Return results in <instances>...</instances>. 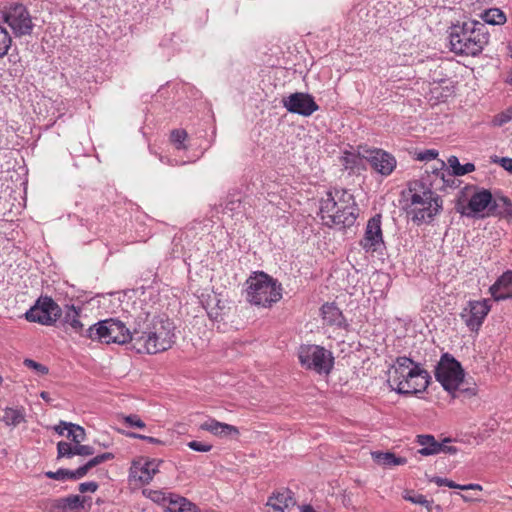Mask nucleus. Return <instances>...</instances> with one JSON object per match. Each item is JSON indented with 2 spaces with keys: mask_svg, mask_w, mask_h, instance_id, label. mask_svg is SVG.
Instances as JSON below:
<instances>
[{
  "mask_svg": "<svg viewBox=\"0 0 512 512\" xmlns=\"http://www.w3.org/2000/svg\"><path fill=\"white\" fill-rule=\"evenodd\" d=\"M174 325L169 319L148 316L134 328V348L139 353L156 354L171 348L174 343Z\"/></svg>",
  "mask_w": 512,
  "mask_h": 512,
  "instance_id": "obj_1",
  "label": "nucleus"
},
{
  "mask_svg": "<svg viewBox=\"0 0 512 512\" xmlns=\"http://www.w3.org/2000/svg\"><path fill=\"white\" fill-rule=\"evenodd\" d=\"M358 214L354 196L346 190L327 192L326 197L320 201L321 219L329 227H350L355 223Z\"/></svg>",
  "mask_w": 512,
  "mask_h": 512,
  "instance_id": "obj_2",
  "label": "nucleus"
},
{
  "mask_svg": "<svg viewBox=\"0 0 512 512\" xmlns=\"http://www.w3.org/2000/svg\"><path fill=\"white\" fill-rule=\"evenodd\" d=\"M411 205L408 214L413 222L421 224L430 222L442 209V199L434 191L425 188L420 181H415L409 187Z\"/></svg>",
  "mask_w": 512,
  "mask_h": 512,
  "instance_id": "obj_3",
  "label": "nucleus"
},
{
  "mask_svg": "<svg viewBox=\"0 0 512 512\" xmlns=\"http://www.w3.org/2000/svg\"><path fill=\"white\" fill-rule=\"evenodd\" d=\"M493 201V196L489 190L479 189L474 185H466L459 191L455 202V210L462 216L484 218L491 216L490 208Z\"/></svg>",
  "mask_w": 512,
  "mask_h": 512,
  "instance_id": "obj_4",
  "label": "nucleus"
},
{
  "mask_svg": "<svg viewBox=\"0 0 512 512\" xmlns=\"http://www.w3.org/2000/svg\"><path fill=\"white\" fill-rule=\"evenodd\" d=\"M479 23L455 26L450 33L451 50L459 55L476 56L488 44L489 36L477 27Z\"/></svg>",
  "mask_w": 512,
  "mask_h": 512,
  "instance_id": "obj_5",
  "label": "nucleus"
},
{
  "mask_svg": "<svg viewBox=\"0 0 512 512\" xmlns=\"http://www.w3.org/2000/svg\"><path fill=\"white\" fill-rule=\"evenodd\" d=\"M247 300L257 306L269 307L281 299V287L264 272H256L247 280Z\"/></svg>",
  "mask_w": 512,
  "mask_h": 512,
  "instance_id": "obj_6",
  "label": "nucleus"
},
{
  "mask_svg": "<svg viewBox=\"0 0 512 512\" xmlns=\"http://www.w3.org/2000/svg\"><path fill=\"white\" fill-rule=\"evenodd\" d=\"M86 338L106 344H125L129 341L134 343V330L131 332L123 322L110 318L89 326Z\"/></svg>",
  "mask_w": 512,
  "mask_h": 512,
  "instance_id": "obj_7",
  "label": "nucleus"
},
{
  "mask_svg": "<svg viewBox=\"0 0 512 512\" xmlns=\"http://www.w3.org/2000/svg\"><path fill=\"white\" fill-rule=\"evenodd\" d=\"M435 377L443 388L456 397L455 391L464 380V371L460 363L450 354L445 353L435 369Z\"/></svg>",
  "mask_w": 512,
  "mask_h": 512,
  "instance_id": "obj_8",
  "label": "nucleus"
},
{
  "mask_svg": "<svg viewBox=\"0 0 512 512\" xmlns=\"http://www.w3.org/2000/svg\"><path fill=\"white\" fill-rule=\"evenodd\" d=\"M298 357L303 367L319 374H329L333 368L334 358L332 353L321 346H301Z\"/></svg>",
  "mask_w": 512,
  "mask_h": 512,
  "instance_id": "obj_9",
  "label": "nucleus"
},
{
  "mask_svg": "<svg viewBox=\"0 0 512 512\" xmlns=\"http://www.w3.org/2000/svg\"><path fill=\"white\" fill-rule=\"evenodd\" d=\"M61 315L62 310L60 306L51 297L44 296L40 297L25 313V318L29 322L51 326Z\"/></svg>",
  "mask_w": 512,
  "mask_h": 512,
  "instance_id": "obj_10",
  "label": "nucleus"
},
{
  "mask_svg": "<svg viewBox=\"0 0 512 512\" xmlns=\"http://www.w3.org/2000/svg\"><path fill=\"white\" fill-rule=\"evenodd\" d=\"M3 22L7 23L16 37L30 35L33 23L27 8L19 3L5 7L2 11Z\"/></svg>",
  "mask_w": 512,
  "mask_h": 512,
  "instance_id": "obj_11",
  "label": "nucleus"
},
{
  "mask_svg": "<svg viewBox=\"0 0 512 512\" xmlns=\"http://www.w3.org/2000/svg\"><path fill=\"white\" fill-rule=\"evenodd\" d=\"M114 458V455L110 452H105L103 454L97 455L87 461L84 465L80 466L75 471H71L68 469H59L56 472L48 471L45 473V476L50 479H55L59 481H64L67 479H81L83 478L90 469L96 467L97 465L109 461Z\"/></svg>",
  "mask_w": 512,
  "mask_h": 512,
  "instance_id": "obj_12",
  "label": "nucleus"
},
{
  "mask_svg": "<svg viewBox=\"0 0 512 512\" xmlns=\"http://www.w3.org/2000/svg\"><path fill=\"white\" fill-rule=\"evenodd\" d=\"M430 376L424 369H417L414 372L409 371V375L398 381L393 390L399 394H416L423 392L429 385Z\"/></svg>",
  "mask_w": 512,
  "mask_h": 512,
  "instance_id": "obj_13",
  "label": "nucleus"
},
{
  "mask_svg": "<svg viewBox=\"0 0 512 512\" xmlns=\"http://www.w3.org/2000/svg\"><path fill=\"white\" fill-rule=\"evenodd\" d=\"M266 506L276 512L291 510L297 506L300 512H315L310 504L297 505L294 493L288 488H282L274 492L267 500Z\"/></svg>",
  "mask_w": 512,
  "mask_h": 512,
  "instance_id": "obj_14",
  "label": "nucleus"
},
{
  "mask_svg": "<svg viewBox=\"0 0 512 512\" xmlns=\"http://www.w3.org/2000/svg\"><path fill=\"white\" fill-rule=\"evenodd\" d=\"M282 102L289 112L302 116H310L319 108L311 95L301 92L291 94Z\"/></svg>",
  "mask_w": 512,
  "mask_h": 512,
  "instance_id": "obj_15",
  "label": "nucleus"
},
{
  "mask_svg": "<svg viewBox=\"0 0 512 512\" xmlns=\"http://www.w3.org/2000/svg\"><path fill=\"white\" fill-rule=\"evenodd\" d=\"M383 244V236L381 229V215L373 216L366 225L364 237L360 241V245L367 252H375Z\"/></svg>",
  "mask_w": 512,
  "mask_h": 512,
  "instance_id": "obj_16",
  "label": "nucleus"
},
{
  "mask_svg": "<svg viewBox=\"0 0 512 512\" xmlns=\"http://www.w3.org/2000/svg\"><path fill=\"white\" fill-rule=\"evenodd\" d=\"M362 156L369 161L375 171L382 175H389L396 167L395 158L382 150H363Z\"/></svg>",
  "mask_w": 512,
  "mask_h": 512,
  "instance_id": "obj_17",
  "label": "nucleus"
},
{
  "mask_svg": "<svg viewBox=\"0 0 512 512\" xmlns=\"http://www.w3.org/2000/svg\"><path fill=\"white\" fill-rule=\"evenodd\" d=\"M163 463L157 459H139L134 461L130 468V475L138 479L141 483H149L155 474L159 472V466Z\"/></svg>",
  "mask_w": 512,
  "mask_h": 512,
  "instance_id": "obj_18",
  "label": "nucleus"
},
{
  "mask_svg": "<svg viewBox=\"0 0 512 512\" xmlns=\"http://www.w3.org/2000/svg\"><path fill=\"white\" fill-rule=\"evenodd\" d=\"M490 306L486 300L469 302V309H465L461 314L465 319L466 325L470 330H478L482 325L484 318L487 316Z\"/></svg>",
  "mask_w": 512,
  "mask_h": 512,
  "instance_id": "obj_19",
  "label": "nucleus"
},
{
  "mask_svg": "<svg viewBox=\"0 0 512 512\" xmlns=\"http://www.w3.org/2000/svg\"><path fill=\"white\" fill-rule=\"evenodd\" d=\"M419 368V365L415 364L412 359L408 357H398L395 364L389 370L387 382L391 388H394V385L397 384L398 381L405 378L406 375H409V371L414 372Z\"/></svg>",
  "mask_w": 512,
  "mask_h": 512,
  "instance_id": "obj_20",
  "label": "nucleus"
},
{
  "mask_svg": "<svg viewBox=\"0 0 512 512\" xmlns=\"http://www.w3.org/2000/svg\"><path fill=\"white\" fill-rule=\"evenodd\" d=\"M62 326L66 332L86 337L87 328H85V324L81 321L80 310H77L74 306H67Z\"/></svg>",
  "mask_w": 512,
  "mask_h": 512,
  "instance_id": "obj_21",
  "label": "nucleus"
},
{
  "mask_svg": "<svg viewBox=\"0 0 512 512\" xmlns=\"http://www.w3.org/2000/svg\"><path fill=\"white\" fill-rule=\"evenodd\" d=\"M200 429L208 431L218 437H238L239 430L237 427L219 422L215 419H209L200 425Z\"/></svg>",
  "mask_w": 512,
  "mask_h": 512,
  "instance_id": "obj_22",
  "label": "nucleus"
},
{
  "mask_svg": "<svg viewBox=\"0 0 512 512\" xmlns=\"http://www.w3.org/2000/svg\"><path fill=\"white\" fill-rule=\"evenodd\" d=\"M85 497H81L79 495H70L65 498H59L54 500L47 501V504L44 509L46 510H62L66 509L76 510V509H85L84 506Z\"/></svg>",
  "mask_w": 512,
  "mask_h": 512,
  "instance_id": "obj_23",
  "label": "nucleus"
},
{
  "mask_svg": "<svg viewBox=\"0 0 512 512\" xmlns=\"http://www.w3.org/2000/svg\"><path fill=\"white\" fill-rule=\"evenodd\" d=\"M94 454L92 446L77 444L72 445L65 441H60L57 444V458H72L75 455L79 456H91Z\"/></svg>",
  "mask_w": 512,
  "mask_h": 512,
  "instance_id": "obj_24",
  "label": "nucleus"
},
{
  "mask_svg": "<svg viewBox=\"0 0 512 512\" xmlns=\"http://www.w3.org/2000/svg\"><path fill=\"white\" fill-rule=\"evenodd\" d=\"M512 271L504 272L490 287V293L496 301L511 298Z\"/></svg>",
  "mask_w": 512,
  "mask_h": 512,
  "instance_id": "obj_25",
  "label": "nucleus"
},
{
  "mask_svg": "<svg viewBox=\"0 0 512 512\" xmlns=\"http://www.w3.org/2000/svg\"><path fill=\"white\" fill-rule=\"evenodd\" d=\"M454 94V86L448 79L434 80L430 83V99L437 102H444Z\"/></svg>",
  "mask_w": 512,
  "mask_h": 512,
  "instance_id": "obj_26",
  "label": "nucleus"
},
{
  "mask_svg": "<svg viewBox=\"0 0 512 512\" xmlns=\"http://www.w3.org/2000/svg\"><path fill=\"white\" fill-rule=\"evenodd\" d=\"M165 512H195L196 505L178 494L168 493Z\"/></svg>",
  "mask_w": 512,
  "mask_h": 512,
  "instance_id": "obj_27",
  "label": "nucleus"
},
{
  "mask_svg": "<svg viewBox=\"0 0 512 512\" xmlns=\"http://www.w3.org/2000/svg\"><path fill=\"white\" fill-rule=\"evenodd\" d=\"M322 317L326 324L342 327L345 325V318L338 307L334 304L326 303L321 308Z\"/></svg>",
  "mask_w": 512,
  "mask_h": 512,
  "instance_id": "obj_28",
  "label": "nucleus"
},
{
  "mask_svg": "<svg viewBox=\"0 0 512 512\" xmlns=\"http://www.w3.org/2000/svg\"><path fill=\"white\" fill-rule=\"evenodd\" d=\"M491 216H500L512 220V202L508 197H496L490 208Z\"/></svg>",
  "mask_w": 512,
  "mask_h": 512,
  "instance_id": "obj_29",
  "label": "nucleus"
},
{
  "mask_svg": "<svg viewBox=\"0 0 512 512\" xmlns=\"http://www.w3.org/2000/svg\"><path fill=\"white\" fill-rule=\"evenodd\" d=\"M417 443L422 446L418 453L423 456L441 453V444L432 435H418Z\"/></svg>",
  "mask_w": 512,
  "mask_h": 512,
  "instance_id": "obj_30",
  "label": "nucleus"
},
{
  "mask_svg": "<svg viewBox=\"0 0 512 512\" xmlns=\"http://www.w3.org/2000/svg\"><path fill=\"white\" fill-rule=\"evenodd\" d=\"M373 460L384 467L404 465L407 463V459L404 457H398L392 452H372Z\"/></svg>",
  "mask_w": 512,
  "mask_h": 512,
  "instance_id": "obj_31",
  "label": "nucleus"
},
{
  "mask_svg": "<svg viewBox=\"0 0 512 512\" xmlns=\"http://www.w3.org/2000/svg\"><path fill=\"white\" fill-rule=\"evenodd\" d=\"M0 420L3 421L7 426L15 427L25 421L24 409H15L7 407L4 410V415Z\"/></svg>",
  "mask_w": 512,
  "mask_h": 512,
  "instance_id": "obj_32",
  "label": "nucleus"
},
{
  "mask_svg": "<svg viewBox=\"0 0 512 512\" xmlns=\"http://www.w3.org/2000/svg\"><path fill=\"white\" fill-rule=\"evenodd\" d=\"M64 428H67L66 437L71 440L72 445H77L85 440L86 433L83 427L77 424L62 422Z\"/></svg>",
  "mask_w": 512,
  "mask_h": 512,
  "instance_id": "obj_33",
  "label": "nucleus"
},
{
  "mask_svg": "<svg viewBox=\"0 0 512 512\" xmlns=\"http://www.w3.org/2000/svg\"><path fill=\"white\" fill-rule=\"evenodd\" d=\"M447 162L452 168L453 175L455 176H462L475 170V165L473 163H466L465 165H461L456 156H450Z\"/></svg>",
  "mask_w": 512,
  "mask_h": 512,
  "instance_id": "obj_34",
  "label": "nucleus"
},
{
  "mask_svg": "<svg viewBox=\"0 0 512 512\" xmlns=\"http://www.w3.org/2000/svg\"><path fill=\"white\" fill-rule=\"evenodd\" d=\"M482 19L491 25H501L506 22L505 14L498 8H492L486 10L482 14Z\"/></svg>",
  "mask_w": 512,
  "mask_h": 512,
  "instance_id": "obj_35",
  "label": "nucleus"
},
{
  "mask_svg": "<svg viewBox=\"0 0 512 512\" xmlns=\"http://www.w3.org/2000/svg\"><path fill=\"white\" fill-rule=\"evenodd\" d=\"M143 495L153 502L165 507L167 504L168 493L161 490L143 489Z\"/></svg>",
  "mask_w": 512,
  "mask_h": 512,
  "instance_id": "obj_36",
  "label": "nucleus"
},
{
  "mask_svg": "<svg viewBox=\"0 0 512 512\" xmlns=\"http://www.w3.org/2000/svg\"><path fill=\"white\" fill-rule=\"evenodd\" d=\"M188 134L184 129H174L171 131L170 139L173 144H175L177 149H186L184 145V141L187 139Z\"/></svg>",
  "mask_w": 512,
  "mask_h": 512,
  "instance_id": "obj_37",
  "label": "nucleus"
},
{
  "mask_svg": "<svg viewBox=\"0 0 512 512\" xmlns=\"http://www.w3.org/2000/svg\"><path fill=\"white\" fill-rule=\"evenodd\" d=\"M12 44V38L7 30L0 25V58H3Z\"/></svg>",
  "mask_w": 512,
  "mask_h": 512,
  "instance_id": "obj_38",
  "label": "nucleus"
},
{
  "mask_svg": "<svg viewBox=\"0 0 512 512\" xmlns=\"http://www.w3.org/2000/svg\"><path fill=\"white\" fill-rule=\"evenodd\" d=\"M403 497L404 499L411 501L412 503L426 505V508L429 509L428 501L422 494L414 493L413 491H406Z\"/></svg>",
  "mask_w": 512,
  "mask_h": 512,
  "instance_id": "obj_39",
  "label": "nucleus"
},
{
  "mask_svg": "<svg viewBox=\"0 0 512 512\" xmlns=\"http://www.w3.org/2000/svg\"><path fill=\"white\" fill-rule=\"evenodd\" d=\"M24 365L28 368L34 369L36 372H38L41 375H46L49 372V369L47 366L42 365L41 363H38L32 359H25Z\"/></svg>",
  "mask_w": 512,
  "mask_h": 512,
  "instance_id": "obj_40",
  "label": "nucleus"
},
{
  "mask_svg": "<svg viewBox=\"0 0 512 512\" xmlns=\"http://www.w3.org/2000/svg\"><path fill=\"white\" fill-rule=\"evenodd\" d=\"M124 422L131 426V427H136V428H145V423L137 416V415H134V414H131V415H128V416H125L124 418Z\"/></svg>",
  "mask_w": 512,
  "mask_h": 512,
  "instance_id": "obj_41",
  "label": "nucleus"
},
{
  "mask_svg": "<svg viewBox=\"0 0 512 512\" xmlns=\"http://www.w3.org/2000/svg\"><path fill=\"white\" fill-rule=\"evenodd\" d=\"M438 156V152L434 149L425 150L416 154V159L419 161H430Z\"/></svg>",
  "mask_w": 512,
  "mask_h": 512,
  "instance_id": "obj_42",
  "label": "nucleus"
},
{
  "mask_svg": "<svg viewBox=\"0 0 512 512\" xmlns=\"http://www.w3.org/2000/svg\"><path fill=\"white\" fill-rule=\"evenodd\" d=\"M187 445L190 449L198 452H208L212 449V445L204 444L199 441H190Z\"/></svg>",
  "mask_w": 512,
  "mask_h": 512,
  "instance_id": "obj_43",
  "label": "nucleus"
},
{
  "mask_svg": "<svg viewBox=\"0 0 512 512\" xmlns=\"http://www.w3.org/2000/svg\"><path fill=\"white\" fill-rule=\"evenodd\" d=\"M98 488V484L94 481L84 482L79 485V491L81 493L95 492Z\"/></svg>",
  "mask_w": 512,
  "mask_h": 512,
  "instance_id": "obj_44",
  "label": "nucleus"
},
{
  "mask_svg": "<svg viewBox=\"0 0 512 512\" xmlns=\"http://www.w3.org/2000/svg\"><path fill=\"white\" fill-rule=\"evenodd\" d=\"M450 442V439H445L443 443L441 444V452L443 453H449V454H455L457 453V448L455 446H448L445 443Z\"/></svg>",
  "mask_w": 512,
  "mask_h": 512,
  "instance_id": "obj_45",
  "label": "nucleus"
},
{
  "mask_svg": "<svg viewBox=\"0 0 512 512\" xmlns=\"http://www.w3.org/2000/svg\"><path fill=\"white\" fill-rule=\"evenodd\" d=\"M500 163H501V166L505 170L512 173V159L511 158H501Z\"/></svg>",
  "mask_w": 512,
  "mask_h": 512,
  "instance_id": "obj_46",
  "label": "nucleus"
},
{
  "mask_svg": "<svg viewBox=\"0 0 512 512\" xmlns=\"http://www.w3.org/2000/svg\"><path fill=\"white\" fill-rule=\"evenodd\" d=\"M461 490H482V487L479 484H468V485H462Z\"/></svg>",
  "mask_w": 512,
  "mask_h": 512,
  "instance_id": "obj_47",
  "label": "nucleus"
},
{
  "mask_svg": "<svg viewBox=\"0 0 512 512\" xmlns=\"http://www.w3.org/2000/svg\"><path fill=\"white\" fill-rule=\"evenodd\" d=\"M145 441L151 443V444H157V445H161V444H164V442L158 438H154V437H151V436H147L145 438Z\"/></svg>",
  "mask_w": 512,
  "mask_h": 512,
  "instance_id": "obj_48",
  "label": "nucleus"
},
{
  "mask_svg": "<svg viewBox=\"0 0 512 512\" xmlns=\"http://www.w3.org/2000/svg\"><path fill=\"white\" fill-rule=\"evenodd\" d=\"M63 421H60V423L54 427V430L59 434L63 435L64 431L67 430V428H64V425L62 424Z\"/></svg>",
  "mask_w": 512,
  "mask_h": 512,
  "instance_id": "obj_49",
  "label": "nucleus"
},
{
  "mask_svg": "<svg viewBox=\"0 0 512 512\" xmlns=\"http://www.w3.org/2000/svg\"><path fill=\"white\" fill-rule=\"evenodd\" d=\"M445 485H446V486H448V487H450V488H458V489H461V486H462V485H458V484H456L455 482L450 481V480H448V479H447V481H446V484H445Z\"/></svg>",
  "mask_w": 512,
  "mask_h": 512,
  "instance_id": "obj_50",
  "label": "nucleus"
},
{
  "mask_svg": "<svg viewBox=\"0 0 512 512\" xmlns=\"http://www.w3.org/2000/svg\"><path fill=\"white\" fill-rule=\"evenodd\" d=\"M128 436L132 437V438L141 439V440H145V438L147 437L145 435H141V434H137V433H129Z\"/></svg>",
  "mask_w": 512,
  "mask_h": 512,
  "instance_id": "obj_51",
  "label": "nucleus"
},
{
  "mask_svg": "<svg viewBox=\"0 0 512 512\" xmlns=\"http://www.w3.org/2000/svg\"><path fill=\"white\" fill-rule=\"evenodd\" d=\"M446 481H447V479H443V478H439V477L434 478V482L439 486L445 485Z\"/></svg>",
  "mask_w": 512,
  "mask_h": 512,
  "instance_id": "obj_52",
  "label": "nucleus"
},
{
  "mask_svg": "<svg viewBox=\"0 0 512 512\" xmlns=\"http://www.w3.org/2000/svg\"><path fill=\"white\" fill-rule=\"evenodd\" d=\"M40 397L45 400L46 402H49L51 399H50V396H49V393L46 392V391H42L40 393Z\"/></svg>",
  "mask_w": 512,
  "mask_h": 512,
  "instance_id": "obj_53",
  "label": "nucleus"
},
{
  "mask_svg": "<svg viewBox=\"0 0 512 512\" xmlns=\"http://www.w3.org/2000/svg\"><path fill=\"white\" fill-rule=\"evenodd\" d=\"M458 495L461 496L464 500H468V498L465 495H461V494H458Z\"/></svg>",
  "mask_w": 512,
  "mask_h": 512,
  "instance_id": "obj_54",
  "label": "nucleus"
},
{
  "mask_svg": "<svg viewBox=\"0 0 512 512\" xmlns=\"http://www.w3.org/2000/svg\"><path fill=\"white\" fill-rule=\"evenodd\" d=\"M440 166L443 168L445 166V163L443 161H440Z\"/></svg>",
  "mask_w": 512,
  "mask_h": 512,
  "instance_id": "obj_55",
  "label": "nucleus"
},
{
  "mask_svg": "<svg viewBox=\"0 0 512 512\" xmlns=\"http://www.w3.org/2000/svg\"><path fill=\"white\" fill-rule=\"evenodd\" d=\"M2 383H3V378H2V376L0 375V386L2 385Z\"/></svg>",
  "mask_w": 512,
  "mask_h": 512,
  "instance_id": "obj_56",
  "label": "nucleus"
}]
</instances>
